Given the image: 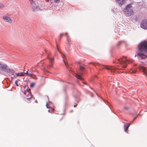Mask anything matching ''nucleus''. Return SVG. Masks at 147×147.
I'll return each mask as SVG.
<instances>
[{
    "label": "nucleus",
    "instance_id": "9",
    "mask_svg": "<svg viewBox=\"0 0 147 147\" xmlns=\"http://www.w3.org/2000/svg\"><path fill=\"white\" fill-rule=\"evenodd\" d=\"M139 68L140 70L142 71L144 74L147 77V70L146 67L142 66H139Z\"/></svg>",
    "mask_w": 147,
    "mask_h": 147
},
{
    "label": "nucleus",
    "instance_id": "14",
    "mask_svg": "<svg viewBox=\"0 0 147 147\" xmlns=\"http://www.w3.org/2000/svg\"><path fill=\"white\" fill-rule=\"evenodd\" d=\"M24 72H21L20 73H17L16 74V75L17 76H24Z\"/></svg>",
    "mask_w": 147,
    "mask_h": 147
},
{
    "label": "nucleus",
    "instance_id": "12",
    "mask_svg": "<svg viewBox=\"0 0 147 147\" xmlns=\"http://www.w3.org/2000/svg\"><path fill=\"white\" fill-rule=\"evenodd\" d=\"M117 3L120 5L124 4L125 2V0H117Z\"/></svg>",
    "mask_w": 147,
    "mask_h": 147
},
{
    "label": "nucleus",
    "instance_id": "28",
    "mask_svg": "<svg viewBox=\"0 0 147 147\" xmlns=\"http://www.w3.org/2000/svg\"><path fill=\"white\" fill-rule=\"evenodd\" d=\"M53 111H54V109H52V111H51H51H50L49 110V111L50 112H51V113H52L53 112Z\"/></svg>",
    "mask_w": 147,
    "mask_h": 147
},
{
    "label": "nucleus",
    "instance_id": "24",
    "mask_svg": "<svg viewBox=\"0 0 147 147\" xmlns=\"http://www.w3.org/2000/svg\"><path fill=\"white\" fill-rule=\"evenodd\" d=\"M46 106L47 107V108H50V107H49V104L48 103H47Z\"/></svg>",
    "mask_w": 147,
    "mask_h": 147
},
{
    "label": "nucleus",
    "instance_id": "19",
    "mask_svg": "<svg viewBox=\"0 0 147 147\" xmlns=\"http://www.w3.org/2000/svg\"><path fill=\"white\" fill-rule=\"evenodd\" d=\"M62 57L63 59V61H64V63L66 65V63H65V61H64V54H63L62 55Z\"/></svg>",
    "mask_w": 147,
    "mask_h": 147
},
{
    "label": "nucleus",
    "instance_id": "10",
    "mask_svg": "<svg viewBox=\"0 0 147 147\" xmlns=\"http://www.w3.org/2000/svg\"><path fill=\"white\" fill-rule=\"evenodd\" d=\"M7 65L5 64L1 63L0 65V69L2 71H5L7 69Z\"/></svg>",
    "mask_w": 147,
    "mask_h": 147
},
{
    "label": "nucleus",
    "instance_id": "31",
    "mask_svg": "<svg viewBox=\"0 0 147 147\" xmlns=\"http://www.w3.org/2000/svg\"><path fill=\"white\" fill-rule=\"evenodd\" d=\"M136 73V71H134L133 72V73Z\"/></svg>",
    "mask_w": 147,
    "mask_h": 147
},
{
    "label": "nucleus",
    "instance_id": "27",
    "mask_svg": "<svg viewBox=\"0 0 147 147\" xmlns=\"http://www.w3.org/2000/svg\"><path fill=\"white\" fill-rule=\"evenodd\" d=\"M64 35V34H60V37H61V36H63Z\"/></svg>",
    "mask_w": 147,
    "mask_h": 147
},
{
    "label": "nucleus",
    "instance_id": "7",
    "mask_svg": "<svg viewBox=\"0 0 147 147\" xmlns=\"http://www.w3.org/2000/svg\"><path fill=\"white\" fill-rule=\"evenodd\" d=\"M141 27L144 29H147V20H144L141 23Z\"/></svg>",
    "mask_w": 147,
    "mask_h": 147
},
{
    "label": "nucleus",
    "instance_id": "4",
    "mask_svg": "<svg viewBox=\"0 0 147 147\" xmlns=\"http://www.w3.org/2000/svg\"><path fill=\"white\" fill-rule=\"evenodd\" d=\"M47 58L49 60L50 64L48 66L49 68H52L53 67V64L54 61V59L51 57L50 55H48Z\"/></svg>",
    "mask_w": 147,
    "mask_h": 147
},
{
    "label": "nucleus",
    "instance_id": "15",
    "mask_svg": "<svg viewBox=\"0 0 147 147\" xmlns=\"http://www.w3.org/2000/svg\"><path fill=\"white\" fill-rule=\"evenodd\" d=\"M65 35L66 36L67 39V41L69 43V37L67 33L66 32L65 33Z\"/></svg>",
    "mask_w": 147,
    "mask_h": 147
},
{
    "label": "nucleus",
    "instance_id": "29",
    "mask_svg": "<svg viewBox=\"0 0 147 147\" xmlns=\"http://www.w3.org/2000/svg\"><path fill=\"white\" fill-rule=\"evenodd\" d=\"M137 116H136V117L134 119V120L133 121H134L137 118Z\"/></svg>",
    "mask_w": 147,
    "mask_h": 147
},
{
    "label": "nucleus",
    "instance_id": "5",
    "mask_svg": "<svg viewBox=\"0 0 147 147\" xmlns=\"http://www.w3.org/2000/svg\"><path fill=\"white\" fill-rule=\"evenodd\" d=\"M24 93L25 95H26L27 97V99L28 100L30 98H32V96L30 92V89H27L26 90H25L24 92Z\"/></svg>",
    "mask_w": 147,
    "mask_h": 147
},
{
    "label": "nucleus",
    "instance_id": "6",
    "mask_svg": "<svg viewBox=\"0 0 147 147\" xmlns=\"http://www.w3.org/2000/svg\"><path fill=\"white\" fill-rule=\"evenodd\" d=\"M31 5V7L33 11H34L37 8L36 3L33 0H29Z\"/></svg>",
    "mask_w": 147,
    "mask_h": 147
},
{
    "label": "nucleus",
    "instance_id": "21",
    "mask_svg": "<svg viewBox=\"0 0 147 147\" xmlns=\"http://www.w3.org/2000/svg\"><path fill=\"white\" fill-rule=\"evenodd\" d=\"M124 108L125 110H127L129 109V108L128 107H125Z\"/></svg>",
    "mask_w": 147,
    "mask_h": 147
},
{
    "label": "nucleus",
    "instance_id": "11",
    "mask_svg": "<svg viewBox=\"0 0 147 147\" xmlns=\"http://www.w3.org/2000/svg\"><path fill=\"white\" fill-rule=\"evenodd\" d=\"M130 125V124L129 123H127V124H124V127L125 131L127 132V130Z\"/></svg>",
    "mask_w": 147,
    "mask_h": 147
},
{
    "label": "nucleus",
    "instance_id": "17",
    "mask_svg": "<svg viewBox=\"0 0 147 147\" xmlns=\"http://www.w3.org/2000/svg\"><path fill=\"white\" fill-rule=\"evenodd\" d=\"M76 78H78L79 79H80V80H82L83 79L78 74L76 75Z\"/></svg>",
    "mask_w": 147,
    "mask_h": 147
},
{
    "label": "nucleus",
    "instance_id": "18",
    "mask_svg": "<svg viewBox=\"0 0 147 147\" xmlns=\"http://www.w3.org/2000/svg\"><path fill=\"white\" fill-rule=\"evenodd\" d=\"M80 70L81 71H82L85 69L82 66H80Z\"/></svg>",
    "mask_w": 147,
    "mask_h": 147
},
{
    "label": "nucleus",
    "instance_id": "20",
    "mask_svg": "<svg viewBox=\"0 0 147 147\" xmlns=\"http://www.w3.org/2000/svg\"><path fill=\"white\" fill-rule=\"evenodd\" d=\"M34 75L33 74H31L29 73L28 76H29L30 77H32Z\"/></svg>",
    "mask_w": 147,
    "mask_h": 147
},
{
    "label": "nucleus",
    "instance_id": "3",
    "mask_svg": "<svg viewBox=\"0 0 147 147\" xmlns=\"http://www.w3.org/2000/svg\"><path fill=\"white\" fill-rule=\"evenodd\" d=\"M132 7L131 4L127 5L126 8L124 9V11L125 13L126 16H130L134 13V11L131 9Z\"/></svg>",
    "mask_w": 147,
    "mask_h": 147
},
{
    "label": "nucleus",
    "instance_id": "25",
    "mask_svg": "<svg viewBox=\"0 0 147 147\" xmlns=\"http://www.w3.org/2000/svg\"><path fill=\"white\" fill-rule=\"evenodd\" d=\"M29 73L28 72V71H27V72H25V73H24V76L25 75H28V74Z\"/></svg>",
    "mask_w": 147,
    "mask_h": 147
},
{
    "label": "nucleus",
    "instance_id": "26",
    "mask_svg": "<svg viewBox=\"0 0 147 147\" xmlns=\"http://www.w3.org/2000/svg\"><path fill=\"white\" fill-rule=\"evenodd\" d=\"M3 5L2 3H0V8L3 7Z\"/></svg>",
    "mask_w": 147,
    "mask_h": 147
},
{
    "label": "nucleus",
    "instance_id": "33",
    "mask_svg": "<svg viewBox=\"0 0 147 147\" xmlns=\"http://www.w3.org/2000/svg\"><path fill=\"white\" fill-rule=\"evenodd\" d=\"M91 63H92V64H94V63H89V64H91Z\"/></svg>",
    "mask_w": 147,
    "mask_h": 147
},
{
    "label": "nucleus",
    "instance_id": "1",
    "mask_svg": "<svg viewBox=\"0 0 147 147\" xmlns=\"http://www.w3.org/2000/svg\"><path fill=\"white\" fill-rule=\"evenodd\" d=\"M118 63L120 64V67H121L123 68H125L126 67L128 63H130L132 62V60H126L124 58H120L118 59ZM101 66L103 67H102V69L105 68L108 70L110 69L111 70L112 72L116 71L117 72H118V73L122 72V71L119 72L117 70L119 69H123L115 68L113 66H107L104 65H101Z\"/></svg>",
    "mask_w": 147,
    "mask_h": 147
},
{
    "label": "nucleus",
    "instance_id": "35",
    "mask_svg": "<svg viewBox=\"0 0 147 147\" xmlns=\"http://www.w3.org/2000/svg\"><path fill=\"white\" fill-rule=\"evenodd\" d=\"M57 49H58V50H59V49H58V47H57Z\"/></svg>",
    "mask_w": 147,
    "mask_h": 147
},
{
    "label": "nucleus",
    "instance_id": "32",
    "mask_svg": "<svg viewBox=\"0 0 147 147\" xmlns=\"http://www.w3.org/2000/svg\"><path fill=\"white\" fill-rule=\"evenodd\" d=\"M16 76H14L13 77V78H16Z\"/></svg>",
    "mask_w": 147,
    "mask_h": 147
},
{
    "label": "nucleus",
    "instance_id": "16",
    "mask_svg": "<svg viewBox=\"0 0 147 147\" xmlns=\"http://www.w3.org/2000/svg\"><path fill=\"white\" fill-rule=\"evenodd\" d=\"M35 84L36 83L34 82L31 83L30 84V87L31 88H32L34 87Z\"/></svg>",
    "mask_w": 147,
    "mask_h": 147
},
{
    "label": "nucleus",
    "instance_id": "2",
    "mask_svg": "<svg viewBox=\"0 0 147 147\" xmlns=\"http://www.w3.org/2000/svg\"><path fill=\"white\" fill-rule=\"evenodd\" d=\"M137 54L142 59L147 57V42L143 41L139 45Z\"/></svg>",
    "mask_w": 147,
    "mask_h": 147
},
{
    "label": "nucleus",
    "instance_id": "37",
    "mask_svg": "<svg viewBox=\"0 0 147 147\" xmlns=\"http://www.w3.org/2000/svg\"><path fill=\"white\" fill-rule=\"evenodd\" d=\"M76 106L74 105V107H75Z\"/></svg>",
    "mask_w": 147,
    "mask_h": 147
},
{
    "label": "nucleus",
    "instance_id": "23",
    "mask_svg": "<svg viewBox=\"0 0 147 147\" xmlns=\"http://www.w3.org/2000/svg\"><path fill=\"white\" fill-rule=\"evenodd\" d=\"M18 81L16 80L15 82V84L16 85V86H18V85L17 83Z\"/></svg>",
    "mask_w": 147,
    "mask_h": 147
},
{
    "label": "nucleus",
    "instance_id": "30",
    "mask_svg": "<svg viewBox=\"0 0 147 147\" xmlns=\"http://www.w3.org/2000/svg\"><path fill=\"white\" fill-rule=\"evenodd\" d=\"M26 86H24L23 87H24V88H26Z\"/></svg>",
    "mask_w": 147,
    "mask_h": 147
},
{
    "label": "nucleus",
    "instance_id": "36",
    "mask_svg": "<svg viewBox=\"0 0 147 147\" xmlns=\"http://www.w3.org/2000/svg\"><path fill=\"white\" fill-rule=\"evenodd\" d=\"M11 78H12V79H13V77H12Z\"/></svg>",
    "mask_w": 147,
    "mask_h": 147
},
{
    "label": "nucleus",
    "instance_id": "34",
    "mask_svg": "<svg viewBox=\"0 0 147 147\" xmlns=\"http://www.w3.org/2000/svg\"><path fill=\"white\" fill-rule=\"evenodd\" d=\"M1 63L0 62V65H1Z\"/></svg>",
    "mask_w": 147,
    "mask_h": 147
},
{
    "label": "nucleus",
    "instance_id": "13",
    "mask_svg": "<svg viewBox=\"0 0 147 147\" xmlns=\"http://www.w3.org/2000/svg\"><path fill=\"white\" fill-rule=\"evenodd\" d=\"M5 71L8 73H11V75H13V73L14 72L13 70H11L9 69H7H7Z\"/></svg>",
    "mask_w": 147,
    "mask_h": 147
},
{
    "label": "nucleus",
    "instance_id": "22",
    "mask_svg": "<svg viewBox=\"0 0 147 147\" xmlns=\"http://www.w3.org/2000/svg\"><path fill=\"white\" fill-rule=\"evenodd\" d=\"M56 3H59L60 2V0H53Z\"/></svg>",
    "mask_w": 147,
    "mask_h": 147
},
{
    "label": "nucleus",
    "instance_id": "8",
    "mask_svg": "<svg viewBox=\"0 0 147 147\" xmlns=\"http://www.w3.org/2000/svg\"><path fill=\"white\" fill-rule=\"evenodd\" d=\"M3 18L4 20L6 22L11 23L12 22L11 19L8 16H4L3 17Z\"/></svg>",
    "mask_w": 147,
    "mask_h": 147
}]
</instances>
